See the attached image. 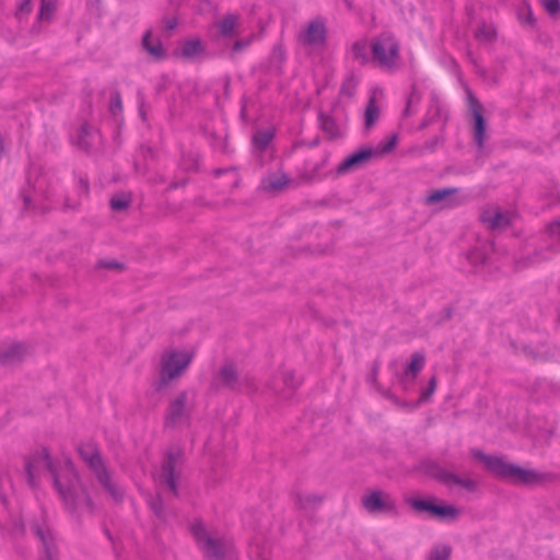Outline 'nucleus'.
<instances>
[{"mask_svg": "<svg viewBox=\"0 0 560 560\" xmlns=\"http://www.w3.org/2000/svg\"><path fill=\"white\" fill-rule=\"evenodd\" d=\"M25 475L31 488L39 486V477L43 471H48L54 486L63 502L65 508L77 516L86 512L94 513V503L82 485L81 478L71 459L65 462V466L58 469L46 447L33 455L25 457Z\"/></svg>", "mask_w": 560, "mask_h": 560, "instance_id": "f257e3e1", "label": "nucleus"}, {"mask_svg": "<svg viewBox=\"0 0 560 560\" xmlns=\"http://www.w3.org/2000/svg\"><path fill=\"white\" fill-rule=\"evenodd\" d=\"M471 455L480 460L485 465V468L493 476L509 480L515 485L539 486L557 480V476L552 472H539L534 469H525L506 462L501 456L487 455L479 450H472Z\"/></svg>", "mask_w": 560, "mask_h": 560, "instance_id": "f03ea898", "label": "nucleus"}, {"mask_svg": "<svg viewBox=\"0 0 560 560\" xmlns=\"http://www.w3.org/2000/svg\"><path fill=\"white\" fill-rule=\"evenodd\" d=\"M80 458L93 472L103 489L115 500L121 501L124 491L113 481L112 472L105 464L98 445L93 441L81 442L77 446Z\"/></svg>", "mask_w": 560, "mask_h": 560, "instance_id": "7ed1b4c3", "label": "nucleus"}, {"mask_svg": "<svg viewBox=\"0 0 560 560\" xmlns=\"http://www.w3.org/2000/svg\"><path fill=\"white\" fill-rule=\"evenodd\" d=\"M194 355L192 351L164 350L160 358L159 378L154 383L155 392H162L172 382L180 378L190 365Z\"/></svg>", "mask_w": 560, "mask_h": 560, "instance_id": "20e7f679", "label": "nucleus"}, {"mask_svg": "<svg viewBox=\"0 0 560 560\" xmlns=\"http://www.w3.org/2000/svg\"><path fill=\"white\" fill-rule=\"evenodd\" d=\"M451 465L444 466L435 459H424L420 462V470L434 479L435 481L446 486H459L467 491L474 492L477 489V481L470 478L462 477L448 469Z\"/></svg>", "mask_w": 560, "mask_h": 560, "instance_id": "39448f33", "label": "nucleus"}, {"mask_svg": "<svg viewBox=\"0 0 560 560\" xmlns=\"http://www.w3.org/2000/svg\"><path fill=\"white\" fill-rule=\"evenodd\" d=\"M184 463V451L179 446L170 447L164 456L161 466V474L158 481L161 486H165L174 497H178V481L180 470Z\"/></svg>", "mask_w": 560, "mask_h": 560, "instance_id": "423d86ee", "label": "nucleus"}, {"mask_svg": "<svg viewBox=\"0 0 560 560\" xmlns=\"http://www.w3.org/2000/svg\"><path fill=\"white\" fill-rule=\"evenodd\" d=\"M192 407L188 405V393L182 390L168 400L163 416L165 430H176L190 424Z\"/></svg>", "mask_w": 560, "mask_h": 560, "instance_id": "0eeeda50", "label": "nucleus"}, {"mask_svg": "<svg viewBox=\"0 0 560 560\" xmlns=\"http://www.w3.org/2000/svg\"><path fill=\"white\" fill-rule=\"evenodd\" d=\"M361 503L370 514H384L393 517L399 514L397 501L390 493L383 490H368L362 497Z\"/></svg>", "mask_w": 560, "mask_h": 560, "instance_id": "6e6552de", "label": "nucleus"}, {"mask_svg": "<svg viewBox=\"0 0 560 560\" xmlns=\"http://www.w3.org/2000/svg\"><path fill=\"white\" fill-rule=\"evenodd\" d=\"M372 58L382 67H392L399 56V45L393 34L384 32L371 44Z\"/></svg>", "mask_w": 560, "mask_h": 560, "instance_id": "1a4fd4ad", "label": "nucleus"}, {"mask_svg": "<svg viewBox=\"0 0 560 560\" xmlns=\"http://www.w3.org/2000/svg\"><path fill=\"white\" fill-rule=\"evenodd\" d=\"M191 534L201 545L202 550L207 557L222 560L229 549L228 544L222 538H213L209 535L201 522H195L190 527Z\"/></svg>", "mask_w": 560, "mask_h": 560, "instance_id": "9d476101", "label": "nucleus"}, {"mask_svg": "<svg viewBox=\"0 0 560 560\" xmlns=\"http://www.w3.org/2000/svg\"><path fill=\"white\" fill-rule=\"evenodd\" d=\"M328 30L322 16L311 20L298 35L299 43L304 47L324 48L327 44Z\"/></svg>", "mask_w": 560, "mask_h": 560, "instance_id": "9b49d317", "label": "nucleus"}, {"mask_svg": "<svg viewBox=\"0 0 560 560\" xmlns=\"http://www.w3.org/2000/svg\"><path fill=\"white\" fill-rule=\"evenodd\" d=\"M468 102L469 107L472 112L474 116V140L479 149L483 148L486 140V120L482 115V105L479 101L474 96V94L468 90Z\"/></svg>", "mask_w": 560, "mask_h": 560, "instance_id": "f8f14e48", "label": "nucleus"}, {"mask_svg": "<svg viewBox=\"0 0 560 560\" xmlns=\"http://www.w3.org/2000/svg\"><path fill=\"white\" fill-rule=\"evenodd\" d=\"M206 52V47L201 39L190 37L185 38L178 43V47L173 51V56L185 60H195L202 57Z\"/></svg>", "mask_w": 560, "mask_h": 560, "instance_id": "ddd939ff", "label": "nucleus"}, {"mask_svg": "<svg viewBox=\"0 0 560 560\" xmlns=\"http://www.w3.org/2000/svg\"><path fill=\"white\" fill-rule=\"evenodd\" d=\"M376 151L372 148H363L358 150L357 152L347 156L337 167L338 174L347 173L351 170H354L365 163H368L374 155Z\"/></svg>", "mask_w": 560, "mask_h": 560, "instance_id": "4468645a", "label": "nucleus"}, {"mask_svg": "<svg viewBox=\"0 0 560 560\" xmlns=\"http://www.w3.org/2000/svg\"><path fill=\"white\" fill-rule=\"evenodd\" d=\"M31 528L44 547L45 556L40 560H57L55 537L51 530L47 526L40 524H33Z\"/></svg>", "mask_w": 560, "mask_h": 560, "instance_id": "2eb2a0df", "label": "nucleus"}, {"mask_svg": "<svg viewBox=\"0 0 560 560\" xmlns=\"http://www.w3.org/2000/svg\"><path fill=\"white\" fill-rule=\"evenodd\" d=\"M142 48L154 59L163 60L167 57L166 50L160 38H152V31H147L141 40Z\"/></svg>", "mask_w": 560, "mask_h": 560, "instance_id": "dca6fc26", "label": "nucleus"}, {"mask_svg": "<svg viewBox=\"0 0 560 560\" xmlns=\"http://www.w3.org/2000/svg\"><path fill=\"white\" fill-rule=\"evenodd\" d=\"M219 378L222 385L231 390H240L241 383L233 363H225L219 371Z\"/></svg>", "mask_w": 560, "mask_h": 560, "instance_id": "f3484780", "label": "nucleus"}, {"mask_svg": "<svg viewBox=\"0 0 560 560\" xmlns=\"http://www.w3.org/2000/svg\"><path fill=\"white\" fill-rule=\"evenodd\" d=\"M276 129L273 127L257 130L252 138V144L256 151L262 153L267 150L271 141L275 139Z\"/></svg>", "mask_w": 560, "mask_h": 560, "instance_id": "a211bd4d", "label": "nucleus"}, {"mask_svg": "<svg viewBox=\"0 0 560 560\" xmlns=\"http://www.w3.org/2000/svg\"><path fill=\"white\" fill-rule=\"evenodd\" d=\"M425 363V357L421 352H415L411 355L410 363L406 366L402 381L413 382L421 372Z\"/></svg>", "mask_w": 560, "mask_h": 560, "instance_id": "6ab92c4d", "label": "nucleus"}, {"mask_svg": "<svg viewBox=\"0 0 560 560\" xmlns=\"http://www.w3.org/2000/svg\"><path fill=\"white\" fill-rule=\"evenodd\" d=\"M26 353L27 347L24 343H12L5 350L0 349V363L21 361Z\"/></svg>", "mask_w": 560, "mask_h": 560, "instance_id": "aec40b11", "label": "nucleus"}, {"mask_svg": "<svg viewBox=\"0 0 560 560\" xmlns=\"http://www.w3.org/2000/svg\"><path fill=\"white\" fill-rule=\"evenodd\" d=\"M90 194V184L89 180L84 177H80L78 180V195L79 198L75 200H71L70 197H66L63 201V209L75 210L80 206V199L82 197L88 198Z\"/></svg>", "mask_w": 560, "mask_h": 560, "instance_id": "412c9836", "label": "nucleus"}, {"mask_svg": "<svg viewBox=\"0 0 560 560\" xmlns=\"http://www.w3.org/2000/svg\"><path fill=\"white\" fill-rule=\"evenodd\" d=\"M481 220L488 224L491 230L505 229L511 224L506 213L497 211L493 214L483 213Z\"/></svg>", "mask_w": 560, "mask_h": 560, "instance_id": "4be33fe9", "label": "nucleus"}, {"mask_svg": "<svg viewBox=\"0 0 560 560\" xmlns=\"http://www.w3.org/2000/svg\"><path fill=\"white\" fill-rule=\"evenodd\" d=\"M318 119L322 130L329 139H337L341 136L339 127L331 116L319 113Z\"/></svg>", "mask_w": 560, "mask_h": 560, "instance_id": "5701e85b", "label": "nucleus"}, {"mask_svg": "<svg viewBox=\"0 0 560 560\" xmlns=\"http://www.w3.org/2000/svg\"><path fill=\"white\" fill-rule=\"evenodd\" d=\"M290 183L289 177L285 174H281L278 177H268L262 180V189L268 192H278L283 190Z\"/></svg>", "mask_w": 560, "mask_h": 560, "instance_id": "b1692460", "label": "nucleus"}, {"mask_svg": "<svg viewBox=\"0 0 560 560\" xmlns=\"http://www.w3.org/2000/svg\"><path fill=\"white\" fill-rule=\"evenodd\" d=\"M407 503L417 512H428L432 516L436 513L438 504L433 503L431 500L409 498Z\"/></svg>", "mask_w": 560, "mask_h": 560, "instance_id": "393cba45", "label": "nucleus"}, {"mask_svg": "<svg viewBox=\"0 0 560 560\" xmlns=\"http://www.w3.org/2000/svg\"><path fill=\"white\" fill-rule=\"evenodd\" d=\"M238 22V18L235 14H226L219 23H218V30L219 33L224 36L229 37L233 34L236 25Z\"/></svg>", "mask_w": 560, "mask_h": 560, "instance_id": "a878e982", "label": "nucleus"}, {"mask_svg": "<svg viewBox=\"0 0 560 560\" xmlns=\"http://www.w3.org/2000/svg\"><path fill=\"white\" fill-rule=\"evenodd\" d=\"M57 10V0H40L38 11V20L42 22H50Z\"/></svg>", "mask_w": 560, "mask_h": 560, "instance_id": "bb28decb", "label": "nucleus"}, {"mask_svg": "<svg viewBox=\"0 0 560 560\" xmlns=\"http://www.w3.org/2000/svg\"><path fill=\"white\" fill-rule=\"evenodd\" d=\"M352 58L360 65H366L369 62L368 55V43L365 39L353 43L351 47Z\"/></svg>", "mask_w": 560, "mask_h": 560, "instance_id": "cd10ccee", "label": "nucleus"}, {"mask_svg": "<svg viewBox=\"0 0 560 560\" xmlns=\"http://www.w3.org/2000/svg\"><path fill=\"white\" fill-rule=\"evenodd\" d=\"M458 516H459V510L452 504H446V505L438 504L436 513L434 515V517H436L440 521H455L458 518Z\"/></svg>", "mask_w": 560, "mask_h": 560, "instance_id": "c85d7f7f", "label": "nucleus"}, {"mask_svg": "<svg viewBox=\"0 0 560 560\" xmlns=\"http://www.w3.org/2000/svg\"><path fill=\"white\" fill-rule=\"evenodd\" d=\"M324 498L319 494H298L296 504L300 509L306 510L310 508H316L323 502Z\"/></svg>", "mask_w": 560, "mask_h": 560, "instance_id": "c756f323", "label": "nucleus"}, {"mask_svg": "<svg viewBox=\"0 0 560 560\" xmlns=\"http://www.w3.org/2000/svg\"><path fill=\"white\" fill-rule=\"evenodd\" d=\"M475 37L480 42H493L497 38V28L483 22L477 28Z\"/></svg>", "mask_w": 560, "mask_h": 560, "instance_id": "7c9ffc66", "label": "nucleus"}, {"mask_svg": "<svg viewBox=\"0 0 560 560\" xmlns=\"http://www.w3.org/2000/svg\"><path fill=\"white\" fill-rule=\"evenodd\" d=\"M364 117L366 128H371L372 126H374V124L377 121L380 117V108L373 97L369 100V103L365 107Z\"/></svg>", "mask_w": 560, "mask_h": 560, "instance_id": "2f4dec72", "label": "nucleus"}, {"mask_svg": "<svg viewBox=\"0 0 560 560\" xmlns=\"http://www.w3.org/2000/svg\"><path fill=\"white\" fill-rule=\"evenodd\" d=\"M130 203V197L125 194H116L109 200V206L113 211H124L129 208Z\"/></svg>", "mask_w": 560, "mask_h": 560, "instance_id": "473e14b6", "label": "nucleus"}, {"mask_svg": "<svg viewBox=\"0 0 560 560\" xmlns=\"http://www.w3.org/2000/svg\"><path fill=\"white\" fill-rule=\"evenodd\" d=\"M180 167L186 172H196L199 168V159L196 154L185 153L180 159Z\"/></svg>", "mask_w": 560, "mask_h": 560, "instance_id": "72a5a7b5", "label": "nucleus"}, {"mask_svg": "<svg viewBox=\"0 0 560 560\" xmlns=\"http://www.w3.org/2000/svg\"><path fill=\"white\" fill-rule=\"evenodd\" d=\"M455 192H457V188H444L435 190L427 197L425 203L434 205L436 202L444 200L446 197L454 195Z\"/></svg>", "mask_w": 560, "mask_h": 560, "instance_id": "f704fd0d", "label": "nucleus"}, {"mask_svg": "<svg viewBox=\"0 0 560 560\" xmlns=\"http://www.w3.org/2000/svg\"><path fill=\"white\" fill-rule=\"evenodd\" d=\"M420 100H421V93H420L419 89L417 88V85L412 84L410 93L407 98L406 107L402 113L405 117H408L412 114L411 106L413 104H418L420 102Z\"/></svg>", "mask_w": 560, "mask_h": 560, "instance_id": "c9c22d12", "label": "nucleus"}, {"mask_svg": "<svg viewBox=\"0 0 560 560\" xmlns=\"http://www.w3.org/2000/svg\"><path fill=\"white\" fill-rule=\"evenodd\" d=\"M451 552L452 549L447 545L436 546L431 550L428 560H448Z\"/></svg>", "mask_w": 560, "mask_h": 560, "instance_id": "e433bc0d", "label": "nucleus"}, {"mask_svg": "<svg viewBox=\"0 0 560 560\" xmlns=\"http://www.w3.org/2000/svg\"><path fill=\"white\" fill-rule=\"evenodd\" d=\"M282 381L285 387L290 390H294L300 385V381L292 370H284L282 372Z\"/></svg>", "mask_w": 560, "mask_h": 560, "instance_id": "4c0bfd02", "label": "nucleus"}, {"mask_svg": "<svg viewBox=\"0 0 560 560\" xmlns=\"http://www.w3.org/2000/svg\"><path fill=\"white\" fill-rule=\"evenodd\" d=\"M149 505L159 518L164 517V502L160 494L151 497L149 500Z\"/></svg>", "mask_w": 560, "mask_h": 560, "instance_id": "58836bf2", "label": "nucleus"}, {"mask_svg": "<svg viewBox=\"0 0 560 560\" xmlns=\"http://www.w3.org/2000/svg\"><path fill=\"white\" fill-rule=\"evenodd\" d=\"M285 59V51L281 45H277L273 47L270 56L271 63H277L278 70H280V66L283 63Z\"/></svg>", "mask_w": 560, "mask_h": 560, "instance_id": "ea45409f", "label": "nucleus"}, {"mask_svg": "<svg viewBox=\"0 0 560 560\" xmlns=\"http://www.w3.org/2000/svg\"><path fill=\"white\" fill-rule=\"evenodd\" d=\"M109 110L114 116L122 112V102L118 92H115L110 97Z\"/></svg>", "mask_w": 560, "mask_h": 560, "instance_id": "a19ab883", "label": "nucleus"}, {"mask_svg": "<svg viewBox=\"0 0 560 560\" xmlns=\"http://www.w3.org/2000/svg\"><path fill=\"white\" fill-rule=\"evenodd\" d=\"M545 10L552 16L560 13V0H541Z\"/></svg>", "mask_w": 560, "mask_h": 560, "instance_id": "79ce46f5", "label": "nucleus"}, {"mask_svg": "<svg viewBox=\"0 0 560 560\" xmlns=\"http://www.w3.org/2000/svg\"><path fill=\"white\" fill-rule=\"evenodd\" d=\"M436 389V376H432L430 380H429V383H428V387L422 390L421 393V400H428L431 398V396L433 395V393L435 392Z\"/></svg>", "mask_w": 560, "mask_h": 560, "instance_id": "37998d69", "label": "nucleus"}, {"mask_svg": "<svg viewBox=\"0 0 560 560\" xmlns=\"http://www.w3.org/2000/svg\"><path fill=\"white\" fill-rule=\"evenodd\" d=\"M98 266L102 267V268H105V269H109V270H114V269H118V270H121L124 269V265L116 261V260H102L98 262Z\"/></svg>", "mask_w": 560, "mask_h": 560, "instance_id": "c03bdc74", "label": "nucleus"}, {"mask_svg": "<svg viewBox=\"0 0 560 560\" xmlns=\"http://www.w3.org/2000/svg\"><path fill=\"white\" fill-rule=\"evenodd\" d=\"M32 11L31 0H23L18 8L16 14H28Z\"/></svg>", "mask_w": 560, "mask_h": 560, "instance_id": "a18cd8bd", "label": "nucleus"}, {"mask_svg": "<svg viewBox=\"0 0 560 560\" xmlns=\"http://www.w3.org/2000/svg\"><path fill=\"white\" fill-rule=\"evenodd\" d=\"M250 40L248 39H241V40H236L234 44H233V47H232V50L234 52H237L242 49H244L245 47H247L249 45Z\"/></svg>", "mask_w": 560, "mask_h": 560, "instance_id": "49530a36", "label": "nucleus"}, {"mask_svg": "<svg viewBox=\"0 0 560 560\" xmlns=\"http://www.w3.org/2000/svg\"><path fill=\"white\" fill-rule=\"evenodd\" d=\"M549 232L551 235L557 236L560 240V221L551 223L549 225Z\"/></svg>", "mask_w": 560, "mask_h": 560, "instance_id": "de8ad7c7", "label": "nucleus"}, {"mask_svg": "<svg viewBox=\"0 0 560 560\" xmlns=\"http://www.w3.org/2000/svg\"><path fill=\"white\" fill-rule=\"evenodd\" d=\"M177 19L176 18H170L165 21V28L168 31H172L177 27Z\"/></svg>", "mask_w": 560, "mask_h": 560, "instance_id": "09e8293b", "label": "nucleus"}, {"mask_svg": "<svg viewBox=\"0 0 560 560\" xmlns=\"http://www.w3.org/2000/svg\"><path fill=\"white\" fill-rule=\"evenodd\" d=\"M89 133V125L86 122L82 124L80 127V137L83 138Z\"/></svg>", "mask_w": 560, "mask_h": 560, "instance_id": "8fccbe9b", "label": "nucleus"}, {"mask_svg": "<svg viewBox=\"0 0 560 560\" xmlns=\"http://www.w3.org/2000/svg\"><path fill=\"white\" fill-rule=\"evenodd\" d=\"M377 371H378V364L375 363L374 366H373V370H372V376H371V381L373 383L376 382V376H377Z\"/></svg>", "mask_w": 560, "mask_h": 560, "instance_id": "3c124183", "label": "nucleus"}, {"mask_svg": "<svg viewBox=\"0 0 560 560\" xmlns=\"http://www.w3.org/2000/svg\"><path fill=\"white\" fill-rule=\"evenodd\" d=\"M396 145V138L393 137L390 139V141L387 143L386 148L384 149L385 151H389L392 150L394 147Z\"/></svg>", "mask_w": 560, "mask_h": 560, "instance_id": "603ef678", "label": "nucleus"}, {"mask_svg": "<svg viewBox=\"0 0 560 560\" xmlns=\"http://www.w3.org/2000/svg\"><path fill=\"white\" fill-rule=\"evenodd\" d=\"M23 200H24V205H25V207H28V206H30V203H31V198H30V196H27V195H23Z\"/></svg>", "mask_w": 560, "mask_h": 560, "instance_id": "864d4df0", "label": "nucleus"}, {"mask_svg": "<svg viewBox=\"0 0 560 560\" xmlns=\"http://www.w3.org/2000/svg\"><path fill=\"white\" fill-rule=\"evenodd\" d=\"M140 116H141V118H142V120H143V121H145V120H147V113H145V110L143 109V107H142V106L140 107Z\"/></svg>", "mask_w": 560, "mask_h": 560, "instance_id": "5fc2aeb1", "label": "nucleus"}, {"mask_svg": "<svg viewBox=\"0 0 560 560\" xmlns=\"http://www.w3.org/2000/svg\"><path fill=\"white\" fill-rule=\"evenodd\" d=\"M178 187V184L173 182L170 184L168 189H176Z\"/></svg>", "mask_w": 560, "mask_h": 560, "instance_id": "6e6d98bb", "label": "nucleus"}, {"mask_svg": "<svg viewBox=\"0 0 560 560\" xmlns=\"http://www.w3.org/2000/svg\"><path fill=\"white\" fill-rule=\"evenodd\" d=\"M428 126V122L427 121H422L421 125H420V128L423 129Z\"/></svg>", "mask_w": 560, "mask_h": 560, "instance_id": "4d7b16f0", "label": "nucleus"}, {"mask_svg": "<svg viewBox=\"0 0 560 560\" xmlns=\"http://www.w3.org/2000/svg\"><path fill=\"white\" fill-rule=\"evenodd\" d=\"M214 173H215V175L218 176V175L222 174V170H215V172H214Z\"/></svg>", "mask_w": 560, "mask_h": 560, "instance_id": "13d9d810", "label": "nucleus"}, {"mask_svg": "<svg viewBox=\"0 0 560 560\" xmlns=\"http://www.w3.org/2000/svg\"><path fill=\"white\" fill-rule=\"evenodd\" d=\"M347 5L349 9L351 8L350 1H347Z\"/></svg>", "mask_w": 560, "mask_h": 560, "instance_id": "bf43d9fd", "label": "nucleus"}]
</instances>
